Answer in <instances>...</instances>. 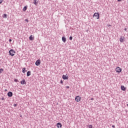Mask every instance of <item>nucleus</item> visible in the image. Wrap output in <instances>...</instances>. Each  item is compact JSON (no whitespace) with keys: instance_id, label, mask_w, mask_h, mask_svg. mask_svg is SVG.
<instances>
[{"instance_id":"f3484780","label":"nucleus","mask_w":128,"mask_h":128,"mask_svg":"<svg viewBox=\"0 0 128 128\" xmlns=\"http://www.w3.org/2000/svg\"><path fill=\"white\" fill-rule=\"evenodd\" d=\"M2 18H6V14H4L2 15Z\"/></svg>"},{"instance_id":"a211bd4d","label":"nucleus","mask_w":128,"mask_h":128,"mask_svg":"<svg viewBox=\"0 0 128 128\" xmlns=\"http://www.w3.org/2000/svg\"><path fill=\"white\" fill-rule=\"evenodd\" d=\"M22 72L23 74H24V72H26V68H23Z\"/></svg>"},{"instance_id":"2f4dec72","label":"nucleus","mask_w":128,"mask_h":128,"mask_svg":"<svg viewBox=\"0 0 128 128\" xmlns=\"http://www.w3.org/2000/svg\"><path fill=\"white\" fill-rule=\"evenodd\" d=\"M118 2H121L122 0H117Z\"/></svg>"},{"instance_id":"cd10ccee","label":"nucleus","mask_w":128,"mask_h":128,"mask_svg":"<svg viewBox=\"0 0 128 128\" xmlns=\"http://www.w3.org/2000/svg\"><path fill=\"white\" fill-rule=\"evenodd\" d=\"M9 42H12V39H10Z\"/></svg>"},{"instance_id":"f03ea898","label":"nucleus","mask_w":128,"mask_h":128,"mask_svg":"<svg viewBox=\"0 0 128 128\" xmlns=\"http://www.w3.org/2000/svg\"><path fill=\"white\" fill-rule=\"evenodd\" d=\"M115 70L116 72L120 73V72H122V68H120V67L118 66L116 68Z\"/></svg>"},{"instance_id":"dca6fc26","label":"nucleus","mask_w":128,"mask_h":128,"mask_svg":"<svg viewBox=\"0 0 128 128\" xmlns=\"http://www.w3.org/2000/svg\"><path fill=\"white\" fill-rule=\"evenodd\" d=\"M30 76V71H28L27 72V76Z\"/></svg>"},{"instance_id":"f8f14e48","label":"nucleus","mask_w":128,"mask_h":128,"mask_svg":"<svg viewBox=\"0 0 128 128\" xmlns=\"http://www.w3.org/2000/svg\"><path fill=\"white\" fill-rule=\"evenodd\" d=\"M124 38H122V36H121L120 38V41L121 42H124Z\"/></svg>"},{"instance_id":"7ed1b4c3","label":"nucleus","mask_w":128,"mask_h":128,"mask_svg":"<svg viewBox=\"0 0 128 128\" xmlns=\"http://www.w3.org/2000/svg\"><path fill=\"white\" fill-rule=\"evenodd\" d=\"M80 96H76L75 98L76 102H80Z\"/></svg>"},{"instance_id":"423d86ee","label":"nucleus","mask_w":128,"mask_h":128,"mask_svg":"<svg viewBox=\"0 0 128 128\" xmlns=\"http://www.w3.org/2000/svg\"><path fill=\"white\" fill-rule=\"evenodd\" d=\"M56 126L58 128H62V124L59 122L56 124Z\"/></svg>"},{"instance_id":"6e6552de","label":"nucleus","mask_w":128,"mask_h":128,"mask_svg":"<svg viewBox=\"0 0 128 128\" xmlns=\"http://www.w3.org/2000/svg\"><path fill=\"white\" fill-rule=\"evenodd\" d=\"M62 78L63 80H68V76H66V75H63Z\"/></svg>"},{"instance_id":"20e7f679","label":"nucleus","mask_w":128,"mask_h":128,"mask_svg":"<svg viewBox=\"0 0 128 128\" xmlns=\"http://www.w3.org/2000/svg\"><path fill=\"white\" fill-rule=\"evenodd\" d=\"M94 16L97 17V20H98V18H100V14L98 12H95L93 16V18Z\"/></svg>"},{"instance_id":"4468645a","label":"nucleus","mask_w":128,"mask_h":128,"mask_svg":"<svg viewBox=\"0 0 128 128\" xmlns=\"http://www.w3.org/2000/svg\"><path fill=\"white\" fill-rule=\"evenodd\" d=\"M34 4H35V6H38V1H36V0H34Z\"/></svg>"},{"instance_id":"39448f33","label":"nucleus","mask_w":128,"mask_h":128,"mask_svg":"<svg viewBox=\"0 0 128 128\" xmlns=\"http://www.w3.org/2000/svg\"><path fill=\"white\" fill-rule=\"evenodd\" d=\"M35 64L37 66H40V60H38L36 61Z\"/></svg>"},{"instance_id":"bb28decb","label":"nucleus","mask_w":128,"mask_h":128,"mask_svg":"<svg viewBox=\"0 0 128 128\" xmlns=\"http://www.w3.org/2000/svg\"><path fill=\"white\" fill-rule=\"evenodd\" d=\"M66 88H70V87L68 86H66Z\"/></svg>"},{"instance_id":"c756f323","label":"nucleus","mask_w":128,"mask_h":128,"mask_svg":"<svg viewBox=\"0 0 128 128\" xmlns=\"http://www.w3.org/2000/svg\"><path fill=\"white\" fill-rule=\"evenodd\" d=\"M124 30H125L126 32V28H124Z\"/></svg>"},{"instance_id":"b1692460","label":"nucleus","mask_w":128,"mask_h":128,"mask_svg":"<svg viewBox=\"0 0 128 128\" xmlns=\"http://www.w3.org/2000/svg\"><path fill=\"white\" fill-rule=\"evenodd\" d=\"M60 84H64V82H62V80H60Z\"/></svg>"},{"instance_id":"2eb2a0df","label":"nucleus","mask_w":128,"mask_h":128,"mask_svg":"<svg viewBox=\"0 0 128 128\" xmlns=\"http://www.w3.org/2000/svg\"><path fill=\"white\" fill-rule=\"evenodd\" d=\"M27 8H28V6H24V8H23V12H26V10Z\"/></svg>"},{"instance_id":"6ab92c4d","label":"nucleus","mask_w":128,"mask_h":128,"mask_svg":"<svg viewBox=\"0 0 128 128\" xmlns=\"http://www.w3.org/2000/svg\"><path fill=\"white\" fill-rule=\"evenodd\" d=\"M2 72H4V69L0 68V74H2Z\"/></svg>"},{"instance_id":"c85d7f7f","label":"nucleus","mask_w":128,"mask_h":128,"mask_svg":"<svg viewBox=\"0 0 128 128\" xmlns=\"http://www.w3.org/2000/svg\"><path fill=\"white\" fill-rule=\"evenodd\" d=\"M90 100H94V98H91Z\"/></svg>"},{"instance_id":"aec40b11","label":"nucleus","mask_w":128,"mask_h":128,"mask_svg":"<svg viewBox=\"0 0 128 128\" xmlns=\"http://www.w3.org/2000/svg\"><path fill=\"white\" fill-rule=\"evenodd\" d=\"M14 82H18V79H14Z\"/></svg>"},{"instance_id":"473e14b6","label":"nucleus","mask_w":128,"mask_h":128,"mask_svg":"<svg viewBox=\"0 0 128 128\" xmlns=\"http://www.w3.org/2000/svg\"><path fill=\"white\" fill-rule=\"evenodd\" d=\"M20 117L22 118V116H20Z\"/></svg>"},{"instance_id":"7c9ffc66","label":"nucleus","mask_w":128,"mask_h":128,"mask_svg":"<svg viewBox=\"0 0 128 128\" xmlns=\"http://www.w3.org/2000/svg\"><path fill=\"white\" fill-rule=\"evenodd\" d=\"M2 100H4V98H2Z\"/></svg>"},{"instance_id":"0eeeda50","label":"nucleus","mask_w":128,"mask_h":128,"mask_svg":"<svg viewBox=\"0 0 128 128\" xmlns=\"http://www.w3.org/2000/svg\"><path fill=\"white\" fill-rule=\"evenodd\" d=\"M21 84H26V82L25 80H23L22 81L20 82Z\"/></svg>"},{"instance_id":"4be33fe9","label":"nucleus","mask_w":128,"mask_h":128,"mask_svg":"<svg viewBox=\"0 0 128 128\" xmlns=\"http://www.w3.org/2000/svg\"><path fill=\"white\" fill-rule=\"evenodd\" d=\"M70 40H72V36H70Z\"/></svg>"},{"instance_id":"9d476101","label":"nucleus","mask_w":128,"mask_h":128,"mask_svg":"<svg viewBox=\"0 0 128 128\" xmlns=\"http://www.w3.org/2000/svg\"><path fill=\"white\" fill-rule=\"evenodd\" d=\"M8 96L11 97L12 96V93L10 92H8Z\"/></svg>"},{"instance_id":"a878e982","label":"nucleus","mask_w":128,"mask_h":128,"mask_svg":"<svg viewBox=\"0 0 128 128\" xmlns=\"http://www.w3.org/2000/svg\"><path fill=\"white\" fill-rule=\"evenodd\" d=\"M112 128H116V126H114V125H112Z\"/></svg>"},{"instance_id":"f257e3e1","label":"nucleus","mask_w":128,"mask_h":128,"mask_svg":"<svg viewBox=\"0 0 128 128\" xmlns=\"http://www.w3.org/2000/svg\"><path fill=\"white\" fill-rule=\"evenodd\" d=\"M9 54L11 56H14V54H16V51H14V50H10L9 51Z\"/></svg>"},{"instance_id":"9b49d317","label":"nucleus","mask_w":128,"mask_h":128,"mask_svg":"<svg viewBox=\"0 0 128 128\" xmlns=\"http://www.w3.org/2000/svg\"><path fill=\"white\" fill-rule=\"evenodd\" d=\"M62 40L63 42H66V38L64 37H62Z\"/></svg>"},{"instance_id":"5701e85b","label":"nucleus","mask_w":128,"mask_h":128,"mask_svg":"<svg viewBox=\"0 0 128 128\" xmlns=\"http://www.w3.org/2000/svg\"><path fill=\"white\" fill-rule=\"evenodd\" d=\"M2 2H4V0H0V4H2Z\"/></svg>"},{"instance_id":"72a5a7b5","label":"nucleus","mask_w":128,"mask_h":128,"mask_svg":"<svg viewBox=\"0 0 128 128\" xmlns=\"http://www.w3.org/2000/svg\"><path fill=\"white\" fill-rule=\"evenodd\" d=\"M127 106H128V104H127Z\"/></svg>"},{"instance_id":"412c9836","label":"nucleus","mask_w":128,"mask_h":128,"mask_svg":"<svg viewBox=\"0 0 128 128\" xmlns=\"http://www.w3.org/2000/svg\"><path fill=\"white\" fill-rule=\"evenodd\" d=\"M88 128H92V125L90 124L88 126Z\"/></svg>"},{"instance_id":"1a4fd4ad","label":"nucleus","mask_w":128,"mask_h":128,"mask_svg":"<svg viewBox=\"0 0 128 128\" xmlns=\"http://www.w3.org/2000/svg\"><path fill=\"white\" fill-rule=\"evenodd\" d=\"M34 36H32V35H31L30 37H29V39L30 40H34Z\"/></svg>"},{"instance_id":"ddd939ff","label":"nucleus","mask_w":128,"mask_h":128,"mask_svg":"<svg viewBox=\"0 0 128 128\" xmlns=\"http://www.w3.org/2000/svg\"><path fill=\"white\" fill-rule=\"evenodd\" d=\"M121 90H122L124 91V90H126V88L124 87V86H121Z\"/></svg>"},{"instance_id":"393cba45","label":"nucleus","mask_w":128,"mask_h":128,"mask_svg":"<svg viewBox=\"0 0 128 128\" xmlns=\"http://www.w3.org/2000/svg\"><path fill=\"white\" fill-rule=\"evenodd\" d=\"M25 22H28V19H26Z\"/></svg>"}]
</instances>
